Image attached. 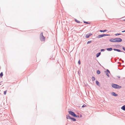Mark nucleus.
<instances>
[{
    "label": "nucleus",
    "instance_id": "23",
    "mask_svg": "<svg viewBox=\"0 0 125 125\" xmlns=\"http://www.w3.org/2000/svg\"><path fill=\"white\" fill-rule=\"evenodd\" d=\"M122 34L119 33H117L115 34V36H117L118 35H120Z\"/></svg>",
    "mask_w": 125,
    "mask_h": 125
},
{
    "label": "nucleus",
    "instance_id": "35",
    "mask_svg": "<svg viewBox=\"0 0 125 125\" xmlns=\"http://www.w3.org/2000/svg\"><path fill=\"white\" fill-rule=\"evenodd\" d=\"M80 117H82V115H80Z\"/></svg>",
    "mask_w": 125,
    "mask_h": 125
},
{
    "label": "nucleus",
    "instance_id": "28",
    "mask_svg": "<svg viewBox=\"0 0 125 125\" xmlns=\"http://www.w3.org/2000/svg\"><path fill=\"white\" fill-rule=\"evenodd\" d=\"M78 63L79 64H81V62L80 60L78 61Z\"/></svg>",
    "mask_w": 125,
    "mask_h": 125
},
{
    "label": "nucleus",
    "instance_id": "3",
    "mask_svg": "<svg viewBox=\"0 0 125 125\" xmlns=\"http://www.w3.org/2000/svg\"><path fill=\"white\" fill-rule=\"evenodd\" d=\"M110 35L109 34H103L101 35H99L97 37V38H100L102 37H103L108 36H110Z\"/></svg>",
    "mask_w": 125,
    "mask_h": 125
},
{
    "label": "nucleus",
    "instance_id": "14",
    "mask_svg": "<svg viewBox=\"0 0 125 125\" xmlns=\"http://www.w3.org/2000/svg\"><path fill=\"white\" fill-rule=\"evenodd\" d=\"M121 109L125 111V105L121 107Z\"/></svg>",
    "mask_w": 125,
    "mask_h": 125
},
{
    "label": "nucleus",
    "instance_id": "36",
    "mask_svg": "<svg viewBox=\"0 0 125 125\" xmlns=\"http://www.w3.org/2000/svg\"><path fill=\"white\" fill-rule=\"evenodd\" d=\"M124 32H125V30H124Z\"/></svg>",
    "mask_w": 125,
    "mask_h": 125
},
{
    "label": "nucleus",
    "instance_id": "11",
    "mask_svg": "<svg viewBox=\"0 0 125 125\" xmlns=\"http://www.w3.org/2000/svg\"><path fill=\"white\" fill-rule=\"evenodd\" d=\"M106 50L108 51H110L113 50L112 48H108L106 49Z\"/></svg>",
    "mask_w": 125,
    "mask_h": 125
},
{
    "label": "nucleus",
    "instance_id": "19",
    "mask_svg": "<svg viewBox=\"0 0 125 125\" xmlns=\"http://www.w3.org/2000/svg\"><path fill=\"white\" fill-rule=\"evenodd\" d=\"M95 77L94 76H92V81H94L95 80Z\"/></svg>",
    "mask_w": 125,
    "mask_h": 125
},
{
    "label": "nucleus",
    "instance_id": "27",
    "mask_svg": "<svg viewBox=\"0 0 125 125\" xmlns=\"http://www.w3.org/2000/svg\"><path fill=\"white\" fill-rule=\"evenodd\" d=\"M105 51V49H102L101 50V52H104Z\"/></svg>",
    "mask_w": 125,
    "mask_h": 125
},
{
    "label": "nucleus",
    "instance_id": "29",
    "mask_svg": "<svg viewBox=\"0 0 125 125\" xmlns=\"http://www.w3.org/2000/svg\"><path fill=\"white\" fill-rule=\"evenodd\" d=\"M86 106V105L85 104H84L82 106V107L83 108L84 107H85Z\"/></svg>",
    "mask_w": 125,
    "mask_h": 125
},
{
    "label": "nucleus",
    "instance_id": "8",
    "mask_svg": "<svg viewBox=\"0 0 125 125\" xmlns=\"http://www.w3.org/2000/svg\"><path fill=\"white\" fill-rule=\"evenodd\" d=\"M115 38L114 39L111 38L109 40V41L110 42H115Z\"/></svg>",
    "mask_w": 125,
    "mask_h": 125
},
{
    "label": "nucleus",
    "instance_id": "15",
    "mask_svg": "<svg viewBox=\"0 0 125 125\" xmlns=\"http://www.w3.org/2000/svg\"><path fill=\"white\" fill-rule=\"evenodd\" d=\"M107 31V30H100V31L101 32H104L106 31Z\"/></svg>",
    "mask_w": 125,
    "mask_h": 125
},
{
    "label": "nucleus",
    "instance_id": "6",
    "mask_svg": "<svg viewBox=\"0 0 125 125\" xmlns=\"http://www.w3.org/2000/svg\"><path fill=\"white\" fill-rule=\"evenodd\" d=\"M68 112L69 114L71 115L72 116H73V117L75 115V114L74 112L71 111H68Z\"/></svg>",
    "mask_w": 125,
    "mask_h": 125
},
{
    "label": "nucleus",
    "instance_id": "9",
    "mask_svg": "<svg viewBox=\"0 0 125 125\" xmlns=\"http://www.w3.org/2000/svg\"><path fill=\"white\" fill-rule=\"evenodd\" d=\"M113 50H114L115 51H117L118 52H123V51H121L119 49H113Z\"/></svg>",
    "mask_w": 125,
    "mask_h": 125
},
{
    "label": "nucleus",
    "instance_id": "13",
    "mask_svg": "<svg viewBox=\"0 0 125 125\" xmlns=\"http://www.w3.org/2000/svg\"><path fill=\"white\" fill-rule=\"evenodd\" d=\"M101 52H99L97 53L96 54V57H98L101 55Z\"/></svg>",
    "mask_w": 125,
    "mask_h": 125
},
{
    "label": "nucleus",
    "instance_id": "31",
    "mask_svg": "<svg viewBox=\"0 0 125 125\" xmlns=\"http://www.w3.org/2000/svg\"><path fill=\"white\" fill-rule=\"evenodd\" d=\"M117 77H118L119 78H120V76H117Z\"/></svg>",
    "mask_w": 125,
    "mask_h": 125
},
{
    "label": "nucleus",
    "instance_id": "21",
    "mask_svg": "<svg viewBox=\"0 0 125 125\" xmlns=\"http://www.w3.org/2000/svg\"><path fill=\"white\" fill-rule=\"evenodd\" d=\"M3 76V73L2 72L1 73H0V77L1 78Z\"/></svg>",
    "mask_w": 125,
    "mask_h": 125
},
{
    "label": "nucleus",
    "instance_id": "22",
    "mask_svg": "<svg viewBox=\"0 0 125 125\" xmlns=\"http://www.w3.org/2000/svg\"><path fill=\"white\" fill-rule=\"evenodd\" d=\"M83 22L84 23H86V24H89L90 23H89L88 22H87L85 21H83Z\"/></svg>",
    "mask_w": 125,
    "mask_h": 125
},
{
    "label": "nucleus",
    "instance_id": "32",
    "mask_svg": "<svg viewBox=\"0 0 125 125\" xmlns=\"http://www.w3.org/2000/svg\"><path fill=\"white\" fill-rule=\"evenodd\" d=\"M124 32V31H122V32Z\"/></svg>",
    "mask_w": 125,
    "mask_h": 125
},
{
    "label": "nucleus",
    "instance_id": "17",
    "mask_svg": "<svg viewBox=\"0 0 125 125\" xmlns=\"http://www.w3.org/2000/svg\"><path fill=\"white\" fill-rule=\"evenodd\" d=\"M96 84L97 85H98V86H100V84H99V82L98 81H96Z\"/></svg>",
    "mask_w": 125,
    "mask_h": 125
},
{
    "label": "nucleus",
    "instance_id": "20",
    "mask_svg": "<svg viewBox=\"0 0 125 125\" xmlns=\"http://www.w3.org/2000/svg\"><path fill=\"white\" fill-rule=\"evenodd\" d=\"M97 73L98 74H99L100 73V72L99 70H98L97 71Z\"/></svg>",
    "mask_w": 125,
    "mask_h": 125
},
{
    "label": "nucleus",
    "instance_id": "30",
    "mask_svg": "<svg viewBox=\"0 0 125 125\" xmlns=\"http://www.w3.org/2000/svg\"><path fill=\"white\" fill-rule=\"evenodd\" d=\"M122 49L124 51H125V48L123 46Z\"/></svg>",
    "mask_w": 125,
    "mask_h": 125
},
{
    "label": "nucleus",
    "instance_id": "10",
    "mask_svg": "<svg viewBox=\"0 0 125 125\" xmlns=\"http://www.w3.org/2000/svg\"><path fill=\"white\" fill-rule=\"evenodd\" d=\"M112 95L114 96H116L118 95V94H116L115 92H112L111 93Z\"/></svg>",
    "mask_w": 125,
    "mask_h": 125
},
{
    "label": "nucleus",
    "instance_id": "7",
    "mask_svg": "<svg viewBox=\"0 0 125 125\" xmlns=\"http://www.w3.org/2000/svg\"><path fill=\"white\" fill-rule=\"evenodd\" d=\"M92 35V34L90 33L88 34H87L86 35L85 37L87 38H88L90 36Z\"/></svg>",
    "mask_w": 125,
    "mask_h": 125
},
{
    "label": "nucleus",
    "instance_id": "18",
    "mask_svg": "<svg viewBox=\"0 0 125 125\" xmlns=\"http://www.w3.org/2000/svg\"><path fill=\"white\" fill-rule=\"evenodd\" d=\"M74 20H75V21L77 23H80V22L79 21L77 20L76 19H74Z\"/></svg>",
    "mask_w": 125,
    "mask_h": 125
},
{
    "label": "nucleus",
    "instance_id": "16",
    "mask_svg": "<svg viewBox=\"0 0 125 125\" xmlns=\"http://www.w3.org/2000/svg\"><path fill=\"white\" fill-rule=\"evenodd\" d=\"M70 119L72 120V121H76V119L75 118L72 117Z\"/></svg>",
    "mask_w": 125,
    "mask_h": 125
},
{
    "label": "nucleus",
    "instance_id": "5",
    "mask_svg": "<svg viewBox=\"0 0 125 125\" xmlns=\"http://www.w3.org/2000/svg\"><path fill=\"white\" fill-rule=\"evenodd\" d=\"M105 72L106 73V75L108 77H109L110 76L108 73L110 74V73L109 70L107 69L106 71H105Z\"/></svg>",
    "mask_w": 125,
    "mask_h": 125
},
{
    "label": "nucleus",
    "instance_id": "1",
    "mask_svg": "<svg viewBox=\"0 0 125 125\" xmlns=\"http://www.w3.org/2000/svg\"><path fill=\"white\" fill-rule=\"evenodd\" d=\"M112 86L113 88L115 89H120L122 87L121 86L114 83L112 84Z\"/></svg>",
    "mask_w": 125,
    "mask_h": 125
},
{
    "label": "nucleus",
    "instance_id": "4",
    "mask_svg": "<svg viewBox=\"0 0 125 125\" xmlns=\"http://www.w3.org/2000/svg\"><path fill=\"white\" fill-rule=\"evenodd\" d=\"M115 42H122V39L120 38H116Z\"/></svg>",
    "mask_w": 125,
    "mask_h": 125
},
{
    "label": "nucleus",
    "instance_id": "12",
    "mask_svg": "<svg viewBox=\"0 0 125 125\" xmlns=\"http://www.w3.org/2000/svg\"><path fill=\"white\" fill-rule=\"evenodd\" d=\"M71 117L69 115H66V118L67 119H70Z\"/></svg>",
    "mask_w": 125,
    "mask_h": 125
},
{
    "label": "nucleus",
    "instance_id": "25",
    "mask_svg": "<svg viewBox=\"0 0 125 125\" xmlns=\"http://www.w3.org/2000/svg\"><path fill=\"white\" fill-rule=\"evenodd\" d=\"M92 42V41H89L87 42V44L90 43Z\"/></svg>",
    "mask_w": 125,
    "mask_h": 125
},
{
    "label": "nucleus",
    "instance_id": "26",
    "mask_svg": "<svg viewBox=\"0 0 125 125\" xmlns=\"http://www.w3.org/2000/svg\"><path fill=\"white\" fill-rule=\"evenodd\" d=\"M7 90H6L4 92V95L6 94Z\"/></svg>",
    "mask_w": 125,
    "mask_h": 125
},
{
    "label": "nucleus",
    "instance_id": "2",
    "mask_svg": "<svg viewBox=\"0 0 125 125\" xmlns=\"http://www.w3.org/2000/svg\"><path fill=\"white\" fill-rule=\"evenodd\" d=\"M40 39L41 41H45V37L43 35L42 32L40 34Z\"/></svg>",
    "mask_w": 125,
    "mask_h": 125
},
{
    "label": "nucleus",
    "instance_id": "33",
    "mask_svg": "<svg viewBox=\"0 0 125 125\" xmlns=\"http://www.w3.org/2000/svg\"><path fill=\"white\" fill-rule=\"evenodd\" d=\"M124 62V61H123H123H122V62Z\"/></svg>",
    "mask_w": 125,
    "mask_h": 125
},
{
    "label": "nucleus",
    "instance_id": "34",
    "mask_svg": "<svg viewBox=\"0 0 125 125\" xmlns=\"http://www.w3.org/2000/svg\"><path fill=\"white\" fill-rule=\"evenodd\" d=\"M123 21H125V19H124Z\"/></svg>",
    "mask_w": 125,
    "mask_h": 125
},
{
    "label": "nucleus",
    "instance_id": "24",
    "mask_svg": "<svg viewBox=\"0 0 125 125\" xmlns=\"http://www.w3.org/2000/svg\"><path fill=\"white\" fill-rule=\"evenodd\" d=\"M74 117H79V115H76L75 114V115L74 116Z\"/></svg>",
    "mask_w": 125,
    "mask_h": 125
}]
</instances>
